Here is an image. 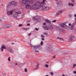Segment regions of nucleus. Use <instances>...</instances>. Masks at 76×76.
<instances>
[{"mask_svg":"<svg viewBox=\"0 0 76 76\" xmlns=\"http://www.w3.org/2000/svg\"><path fill=\"white\" fill-rule=\"evenodd\" d=\"M28 70H27V69L26 68L24 69V72H27Z\"/></svg>","mask_w":76,"mask_h":76,"instance_id":"obj_27","label":"nucleus"},{"mask_svg":"<svg viewBox=\"0 0 76 76\" xmlns=\"http://www.w3.org/2000/svg\"><path fill=\"white\" fill-rule=\"evenodd\" d=\"M46 0H42V1H41V0H40L39 1V2H37L36 3H39L40 4V6H42H42H43V3Z\"/></svg>","mask_w":76,"mask_h":76,"instance_id":"obj_9","label":"nucleus"},{"mask_svg":"<svg viewBox=\"0 0 76 76\" xmlns=\"http://www.w3.org/2000/svg\"><path fill=\"white\" fill-rule=\"evenodd\" d=\"M40 44V45H43V42H42V41H41Z\"/></svg>","mask_w":76,"mask_h":76,"instance_id":"obj_28","label":"nucleus"},{"mask_svg":"<svg viewBox=\"0 0 76 76\" xmlns=\"http://www.w3.org/2000/svg\"><path fill=\"white\" fill-rule=\"evenodd\" d=\"M45 22L48 23H51V21L48 19H46L45 20Z\"/></svg>","mask_w":76,"mask_h":76,"instance_id":"obj_17","label":"nucleus"},{"mask_svg":"<svg viewBox=\"0 0 76 76\" xmlns=\"http://www.w3.org/2000/svg\"><path fill=\"white\" fill-rule=\"evenodd\" d=\"M11 4H13V5H14L15 6L17 3V2L15 1H12L10 3Z\"/></svg>","mask_w":76,"mask_h":76,"instance_id":"obj_15","label":"nucleus"},{"mask_svg":"<svg viewBox=\"0 0 76 76\" xmlns=\"http://www.w3.org/2000/svg\"><path fill=\"white\" fill-rule=\"evenodd\" d=\"M43 35H45V36H47V35H48V34L47 33L45 32L43 33Z\"/></svg>","mask_w":76,"mask_h":76,"instance_id":"obj_23","label":"nucleus"},{"mask_svg":"<svg viewBox=\"0 0 76 76\" xmlns=\"http://www.w3.org/2000/svg\"><path fill=\"white\" fill-rule=\"evenodd\" d=\"M56 4H57V5H59V4H60V2H57L56 3Z\"/></svg>","mask_w":76,"mask_h":76,"instance_id":"obj_35","label":"nucleus"},{"mask_svg":"<svg viewBox=\"0 0 76 76\" xmlns=\"http://www.w3.org/2000/svg\"><path fill=\"white\" fill-rule=\"evenodd\" d=\"M59 15H60V14L58 12L56 13V16H58Z\"/></svg>","mask_w":76,"mask_h":76,"instance_id":"obj_26","label":"nucleus"},{"mask_svg":"<svg viewBox=\"0 0 76 76\" xmlns=\"http://www.w3.org/2000/svg\"><path fill=\"white\" fill-rule=\"evenodd\" d=\"M69 26H71V27H69L70 29L71 30H73V25H71V24L69 23Z\"/></svg>","mask_w":76,"mask_h":76,"instance_id":"obj_16","label":"nucleus"},{"mask_svg":"<svg viewBox=\"0 0 76 76\" xmlns=\"http://www.w3.org/2000/svg\"><path fill=\"white\" fill-rule=\"evenodd\" d=\"M39 67V65L37 64V66L36 68L33 69V70H37L38 69V67Z\"/></svg>","mask_w":76,"mask_h":76,"instance_id":"obj_20","label":"nucleus"},{"mask_svg":"<svg viewBox=\"0 0 76 76\" xmlns=\"http://www.w3.org/2000/svg\"><path fill=\"white\" fill-rule=\"evenodd\" d=\"M66 23H62L59 25V26L60 27H62V28H65V29H67L69 28V26H66Z\"/></svg>","mask_w":76,"mask_h":76,"instance_id":"obj_6","label":"nucleus"},{"mask_svg":"<svg viewBox=\"0 0 76 76\" xmlns=\"http://www.w3.org/2000/svg\"><path fill=\"white\" fill-rule=\"evenodd\" d=\"M71 2H72V3H74V2H75V1L74 0H72L71 1Z\"/></svg>","mask_w":76,"mask_h":76,"instance_id":"obj_43","label":"nucleus"},{"mask_svg":"<svg viewBox=\"0 0 76 76\" xmlns=\"http://www.w3.org/2000/svg\"><path fill=\"white\" fill-rule=\"evenodd\" d=\"M76 64H75L73 65V67H76Z\"/></svg>","mask_w":76,"mask_h":76,"instance_id":"obj_33","label":"nucleus"},{"mask_svg":"<svg viewBox=\"0 0 76 76\" xmlns=\"http://www.w3.org/2000/svg\"><path fill=\"white\" fill-rule=\"evenodd\" d=\"M41 38H44L45 37L42 35H41Z\"/></svg>","mask_w":76,"mask_h":76,"instance_id":"obj_32","label":"nucleus"},{"mask_svg":"<svg viewBox=\"0 0 76 76\" xmlns=\"http://www.w3.org/2000/svg\"><path fill=\"white\" fill-rule=\"evenodd\" d=\"M47 63H48V62H47Z\"/></svg>","mask_w":76,"mask_h":76,"instance_id":"obj_56","label":"nucleus"},{"mask_svg":"<svg viewBox=\"0 0 76 76\" xmlns=\"http://www.w3.org/2000/svg\"><path fill=\"white\" fill-rule=\"evenodd\" d=\"M23 64H24V65L26 64V63H24Z\"/></svg>","mask_w":76,"mask_h":76,"instance_id":"obj_50","label":"nucleus"},{"mask_svg":"<svg viewBox=\"0 0 76 76\" xmlns=\"http://www.w3.org/2000/svg\"><path fill=\"white\" fill-rule=\"evenodd\" d=\"M42 7V5H40V4L39 3H36L32 5L31 7L29 4H27L25 6V7L27 9H36L37 10H39L40 8Z\"/></svg>","mask_w":76,"mask_h":76,"instance_id":"obj_1","label":"nucleus"},{"mask_svg":"<svg viewBox=\"0 0 76 76\" xmlns=\"http://www.w3.org/2000/svg\"><path fill=\"white\" fill-rule=\"evenodd\" d=\"M4 26L5 28H11V26L7 24H5L4 25Z\"/></svg>","mask_w":76,"mask_h":76,"instance_id":"obj_11","label":"nucleus"},{"mask_svg":"<svg viewBox=\"0 0 76 76\" xmlns=\"http://www.w3.org/2000/svg\"><path fill=\"white\" fill-rule=\"evenodd\" d=\"M57 39H59V40L60 41H63L64 40V39H63L62 38H59V37H57Z\"/></svg>","mask_w":76,"mask_h":76,"instance_id":"obj_19","label":"nucleus"},{"mask_svg":"<svg viewBox=\"0 0 76 76\" xmlns=\"http://www.w3.org/2000/svg\"><path fill=\"white\" fill-rule=\"evenodd\" d=\"M75 22H76V20H75Z\"/></svg>","mask_w":76,"mask_h":76,"instance_id":"obj_55","label":"nucleus"},{"mask_svg":"<svg viewBox=\"0 0 76 76\" xmlns=\"http://www.w3.org/2000/svg\"><path fill=\"white\" fill-rule=\"evenodd\" d=\"M56 21H57V20H53L52 21V23H54L55 22H56Z\"/></svg>","mask_w":76,"mask_h":76,"instance_id":"obj_25","label":"nucleus"},{"mask_svg":"<svg viewBox=\"0 0 76 76\" xmlns=\"http://www.w3.org/2000/svg\"><path fill=\"white\" fill-rule=\"evenodd\" d=\"M55 58V56H54L52 57V58Z\"/></svg>","mask_w":76,"mask_h":76,"instance_id":"obj_44","label":"nucleus"},{"mask_svg":"<svg viewBox=\"0 0 76 76\" xmlns=\"http://www.w3.org/2000/svg\"><path fill=\"white\" fill-rule=\"evenodd\" d=\"M45 67H48V65L46 64L45 65Z\"/></svg>","mask_w":76,"mask_h":76,"instance_id":"obj_29","label":"nucleus"},{"mask_svg":"<svg viewBox=\"0 0 76 76\" xmlns=\"http://www.w3.org/2000/svg\"><path fill=\"white\" fill-rule=\"evenodd\" d=\"M31 34L29 33L28 35V37H30L31 36Z\"/></svg>","mask_w":76,"mask_h":76,"instance_id":"obj_37","label":"nucleus"},{"mask_svg":"<svg viewBox=\"0 0 76 76\" xmlns=\"http://www.w3.org/2000/svg\"><path fill=\"white\" fill-rule=\"evenodd\" d=\"M19 14H21V12L20 11H18V12H15L13 16L15 18H18V19H20L21 18L19 17Z\"/></svg>","mask_w":76,"mask_h":76,"instance_id":"obj_4","label":"nucleus"},{"mask_svg":"<svg viewBox=\"0 0 76 76\" xmlns=\"http://www.w3.org/2000/svg\"><path fill=\"white\" fill-rule=\"evenodd\" d=\"M73 73H74V74H76V71H74Z\"/></svg>","mask_w":76,"mask_h":76,"instance_id":"obj_36","label":"nucleus"},{"mask_svg":"<svg viewBox=\"0 0 76 76\" xmlns=\"http://www.w3.org/2000/svg\"><path fill=\"white\" fill-rule=\"evenodd\" d=\"M74 17H76V14L74 15Z\"/></svg>","mask_w":76,"mask_h":76,"instance_id":"obj_48","label":"nucleus"},{"mask_svg":"<svg viewBox=\"0 0 76 76\" xmlns=\"http://www.w3.org/2000/svg\"><path fill=\"white\" fill-rule=\"evenodd\" d=\"M55 1H57L58 0H55Z\"/></svg>","mask_w":76,"mask_h":76,"instance_id":"obj_54","label":"nucleus"},{"mask_svg":"<svg viewBox=\"0 0 76 76\" xmlns=\"http://www.w3.org/2000/svg\"><path fill=\"white\" fill-rule=\"evenodd\" d=\"M23 30H25V31H27V30H28V29H29V28H23Z\"/></svg>","mask_w":76,"mask_h":76,"instance_id":"obj_21","label":"nucleus"},{"mask_svg":"<svg viewBox=\"0 0 76 76\" xmlns=\"http://www.w3.org/2000/svg\"><path fill=\"white\" fill-rule=\"evenodd\" d=\"M33 21L34 22H40V20H41V18L39 16H36L34 17L33 18Z\"/></svg>","mask_w":76,"mask_h":76,"instance_id":"obj_5","label":"nucleus"},{"mask_svg":"<svg viewBox=\"0 0 76 76\" xmlns=\"http://www.w3.org/2000/svg\"><path fill=\"white\" fill-rule=\"evenodd\" d=\"M75 76H76V75H75Z\"/></svg>","mask_w":76,"mask_h":76,"instance_id":"obj_57","label":"nucleus"},{"mask_svg":"<svg viewBox=\"0 0 76 76\" xmlns=\"http://www.w3.org/2000/svg\"><path fill=\"white\" fill-rule=\"evenodd\" d=\"M56 29H58V27H56Z\"/></svg>","mask_w":76,"mask_h":76,"instance_id":"obj_53","label":"nucleus"},{"mask_svg":"<svg viewBox=\"0 0 76 76\" xmlns=\"http://www.w3.org/2000/svg\"><path fill=\"white\" fill-rule=\"evenodd\" d=\"M3 49H7V48H6L5 46L4 45H3L1 47L0 50L2 52L3 51Z\"/></svg>","mask_w":76,"mask_h":76,"instance_id":"obj_10","label":"nucleus"},{"mask_svg":"<svg viewBox=\"0 0 76 76\" xmlns=\"http://www.w3.org/2000/svg\"><path fill=\"white\" fill-rule=\"evenodd\" d=\"M23 26V25L22 24H20V25H19L18 26H19V27H20V26Z\"/></svg>","mask_w":76,"mask_h":76,"instance_id":"obj_31","label":"nucleus"},{"mask_svg":"<svg viewBox=\"0 0 76 76\" xmlns=\"http://www.w3.org/2000/svg\"><path fill=\"white\" fill-rule=\"evenodd\" d=\"M68 6H71L72 7H73V6H74V4L71 3H68Z\"/></svg>","mask_w":76,"mask_h":76,"instance_id":"obj_18","label":"nucleus"},{"mask_svg":"<svg viewBox=\"0 0 76 76\" xmlns=\"http://www.w3.org/2000/svg\"><path fill=\"white\" fill-rule=\"evenodd\" d=\"M50 7H43L42 10V11H45V10H48V9H50Z\"/></svg>","mask_w":76,"mask_h":76,"instance_id":"obj_8","label":"nucleus"},{"mask_svg":"<svg viewBox=\"0 0 76 76\" xmlns=\"http://www.w3.org/2000/svg\"><path fill=\"white\" fill-rule=\"evenodd\" d=\"M62 76H65V75H62Z\"/></svg>","mask_w":76,"mask_h":76,"instance_id":"obj_51","label":"nucleus"},{"mask_svg":"<svg viewBox=\"0 0 76 76\" xmlns=\"http://www.w3.org/2000/svg\"><path fill=\"white\" fill-rule=\"evenodd\" d=\"M46 23H43V25H46Z\"/></svg>","mask_w":76,"mask_h":76,"instance_id":"obj_41","label":"nucleus"},{"mask_svg":"<svg viewBox=\"0 0 76 76\" xmlns=\"http://www.w3.org/2000/svg\"><path fill=\"white\" fill-rule=\"evenodd\" d=\"M43 28L45 30H47L48 31V30H50V29L49 28V27H48L47 26H45L43 27Z\"/></svg>","mask_w":76,"mask_h":76,"instance_id":"obj_14","label":"nucleus"},{"mask_svg":"<svg viewBox=\"0 0 76 76\" xmlns=\"http://www.w3.org/2000/svg\"><path fill=\"white\" fill-rule=\"evenodd\" d=\"M21 3L23 4H27L28 3H29L30 4H32L34 2L32 0L30 1L28 0H22Z\"/></svg>","mask_w":76,"mask_h":76,"instance_id":"obj_3","label":"nucleus"},{"mask_svg":"<svg viewBox=\"0 0 76 76\" xmlns=\"http://www.w3.org/2000/svg\"><path fill=\"white\" fill-rule=\"evenodd\" d=\"M50 75H53V72H51L50 73Z\"/></svg>","mask_w":76,"mask_h":76,"instance_id":"obj_40","label":"nucleus"},{"mask_svg":"<svg viewBox=\"0 0 76 76\" xmlns=\"http://www.w3.org/2000/svg\"><path fill=\"white\" fill-rule=\"evenodd\" d=\"M72 37H70L69 38V41H72Z\"/></svg>","mask_w":76,"mask_h":76,"instance_id":"obj_30","label":"nucleus"},{"mask_svg":"<svg viewBox=\"0 0 76 76\" xmlns=\"http://www.w3.org/2000/svg\"><path fill=\"white\" fill-rule=\"evenodd\" d=\"M15 10V9H12L11 10L8 11L7 14L8 16H12L13 15V12Z\"/></svg>","mask_w":76,"mask_h":76,"instance_id":"obj_7","label":"nucleus"},{"mask_svg":"<svg viewBox=\"0 0 76 76\" xmlns=\"http://www.w3.org/2000/svg\"><path fill=\"white\" fill-rule=\"evenodd\" d=\"M69 18H71L72 17V15L71 14L69 15Z\"/></svg>","mask_w":76,"mask_h":76,"instance_id":"obj_39","label":"nucleus"},{"mask_svg":"<svg viewBox=\"0 0 76 76\" xmlns=\"http://www.w3.org/2000/svg\"><path fill=\"white\" fill-rule=\"evenodd\" d=\"M30 47H31L34 50L35 52H37V53H39L38 50H41L42 48H41V46L40 45H38L37 46H33L32 44H30Z\"/></svg>","mask_w":76,"mask_h":76,"instance_id":"obj_2","label":"nucleus"},{"mask_svg":"<svg viewBox=\"0 0 76 76\" xmlns=\"http://www.w3.org/2000/svg\"><path fill=\"white\" fill-rule=\"evenodd\" d=\"M27 26H30V24L29 23L27 24Z\"/></svg>","mask_w":76,"mask_h":76,"instance_id":"obj_46","label":"nucleus"},{"mask_svg":"<svg viewBox=\"0 0 76 76\" xmlns=\"http://www.w3.org/2000/svg\"><path fill=\"white\" fill-rule=\"evenodd\" d=\"M11 44H12L13 45V44H14V43H11Z\"/></svg>","mask_w":76,"mask_h":76,"instance_id":"obj_49","label":"nucleus"},{"mask_svg":"<svg viewBox=\"0 0 76 76\" xmlns=\"http://www.w3.org/2000/svg\"><path fill=\"white\" fill-rule=\"evenodd\" d=\"M12 66H13V67H15V65H12V64H11Z\"/></svg>","mask_w":76,"mask_h":76,"instance_id":"obj_47","label":"nucleus"},{"mask_svg":"<svg viewBox=\"0 0 76 76\" xmlns=\"http://www.w3.org/2000/svg\"><path fill=\"white\" fill-rule=\"evenodd\" d=\"M14 64V65H15V66H17L18 65V63H16L15 64Z\"/></svg>","mask_w":76,"mask_h":76,"instance_id":"obj_38","label":"nucleus"},{"mask_svg":"<svg viewBox=\"0 0 76 76\" xmlns=\"http://www.w3.org/2000/svg\"><path fill=\"white\" fill-rule=\"evenodd\" d=\"M58 12L60 14H61V13H62V12H63V10H60Z\"/></svg>","mask_w":76,"mask_h":76,"instance_id":"obj_22","label":"nucleus"},{"mask_svg":"<svg viewBox=\"0 0 76 76\" xmlns=\"http://www.w3.org/2000/svg\"><path fill=\"white\" fill-rule=\"evenodd\" d=\"M8 60L9 61H10V57H9L8 58Z\"/></svg>","mask_w":76,"mask_h":76,"instance_id":"obj_24","label":"nucleus"},{"mask_svg":"<svg viewBox=\"0 0 76 76\" xmlns=\"http://www.w3.org/2000/svg\"><path fill=\"white\" fill-rule=\"evenodd\" d=\"M48 28L49 29H53L54 28L52 24H50L48 26Z\"/></svg>","mask_w":76,"mask_h":76,"instance_id":"obj_13","label":"nucleus"},{"mask_svg":"<svg viewBox=\"0 0 76 76\" xmlns=\"http://www.w3.org/2000/svg\"><path fill=\"white\" fill-rule=\"evenodd\" d=\"M8 50L10 53H13V50H12V49L10 47H9L8 48Z\"/></svg>","mask_w":76,"mask_h":76,"instance_id":"obj_12","label":"nucleus"},{"mask_svg":"<svg viewBox=\"0 0 76 76\" xmlns=\"http://www.w3.org/2000/svg\"><path fill=\"white\" fill-rule=\"evenodd\" d=\"M35 30L36 31H38V30H39V28H35Z\"/></svg>","mask_w":76,"mask_h":76,"instance_id":"obj_34","label":"nucleus"},{"mask_svg":"<svg viewBox=\"0 0 76 76\" xmlns=\"http://www.w3.org/2000/svg\"><path fill=\"white\" fill-rule=\"evenodd\" d=\"M44 39H45L43 38H42V41H44Z\"/></svg>","mask_w":76,"mask_h":76,"instance_id":"obj_45","label":"nucleus"},{"mask_svg":"<svg viewBox=\"0 0 76 76\" xmlns=\"http://www.w3.org/2000/svg\"><path fill=\"white\" fill-rule=\"evenodd\" d=\"M3 76H6V75L5 74H4V75H3Z\"/></svg>","mask_w":76,"mask_h":76,"instance_id":"obj_52","label":"nucleus"},{"mask_svg":"<svg viewBox=\"0 0 76 76\" xmlns=\"http://www.w3.org/2000/svg\"><path fill=\"white\" fill-rule=\"evenodd\" d=\"M46 50H50V48H46Z\"/></svg>","mask_w":76,"mask_h":76,"instance_id":"obj_42","label":"nucleus"}]
</instances>
